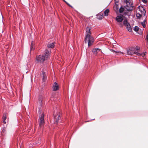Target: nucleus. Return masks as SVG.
<instances>
[{"instance_id":"nucleus-15","label":"nucleus","mask_w":148,"mask_h":148,"mask_svg":"<svg viewBox=\"0 0 148 148\" xmlns=\"http://www.w3.org/2000/svg\"><path fill=\"white\" fill-rule=\"evenodd\" d=\"M110 51H111L112 52L114 53H121L123 54V52H121L120 51H115L114 50H113V49H110Z\"/></svg>"},{"instance_id":"nucleus-4","label":"nucleus","mask_w":148,"mask_h":148,"mask_svg":"<svg viewBox=\"0 0 148 148\" xmlns=\"http://www.w3.org/2000/svg\"><path fill=\"white\" fill-rule=\"evenodd\" d=\"M138 8L140 10V12L137 13L136 16L138 19H139L141 18L142 14L145 16V15L146 11L142 6H139Z\"/></svg>"},{"instance_id":"nucleus-26","label":"nucleus","mask_w":148,"mask_h":148,"mask_svg":"<svg viewBox=\"0 0 148 148\" xmlns=\"http://www.w3.org/2000/svg\"><path fill=\"white\" fill-rule=\"evenodd\" d=\"M103 17V16H101H101H100V17H99V18H99V19H101Z\"/></svg>"},{"instance_id":"nucleus-16","label":"nucleus","mask_w":148,"mask_h":148,"mask_svg":"<svg viewBox=\"0 0 148 148\" xmlns=\"http://www.w3.org/2000/svg\"><path fill=\"white\" fill-rule=\"evenodd\" d=\"M6 119V115L4 114L3 116V123L4 124L6 123L5 120Z\"/></svg>"},{"instance_id":"nucleus-24","label":"nucleus","mask_w":148,"mask_h":148,"mask_svg":"<svg viewBox=\"0 0 148 148\" xmlns=\"http://www.w3.org/2000/svg\"><path fill=\"white\" fill-rule=\"evenodd\" d=\"M142 1L144 3H146L147 2L146 0H143Z\"/></svg>"},{"instance_id":"nucleus-22","label":"nucleus","mask_w":148,"mask_h":148,"mask_svg":"<svg viewBox=\"0 0 148 148\" xmlns=\"http://www.w3.org/2000/svg\"><path fill=\"white\" fill-rule=\"evenodd\" d=\"M125 1L126 4L130 2V0H125Z\"/></svg>"},{"instance_id":"nucleus-25","label":"nucleus","mask_w":148,"mask_h":148,"mask_svg":"<svg viewBox=\"0 0 148 148\" xmlns=\"http://www.w3.org/2000/svg\"><path fill=\"white\" fill-rule=\"evenodd\" d=\"M146 39L147 40V41L148 42V34L146 36Z\"/></svg>"},{"instance_id":"nucleus-14","label":"nucleus","mask_w":148,"mask_h":148,"mask_svg":"<svg viewBox=\"0 0 148 148\" xmlns=\"http://www.w3.org/2000/svg\"><path fill=\"white\" fill-rule=\"evenodd\" d=\"M109 12V10L108 9H107L104 12V15L105 16H107L108 15V13Z\"/></svg>"},{"instance_id":"nucleus-12","label":"nucleus","mask_w":148,"mask_h":148,"mask_svg":"<svg viewBox=\"0 0 148 148\" xmlns=\"http://www.w3.org/2000/svg\"><path fill=\"white\" fill-rule=\"evenodd\" d=\"M138 51H139V50L137 52V53L136 55L138 56H142V57H144V56L145 55V53H146V52H145V53L143 52L142 53H139L138 52Z\"/></svg>"},{"instance_id":"nucleus-27","label":"nucleus","mask_w":148,"mask_h":148,"mask_svg":"<svg viewBox=\"0 0 148 148\" xmlns=\"http://www.w3.org/2000/svg\"><path fill=\"white\" fill-rule=\"evenodd\" d=\"M42 74L43 75V76H44V75H46L45 73L43 71L42 72Z\"/></svg>"},{"instance_id":"nucleus-5","label":"nucleus","mask_w":148,"mask_h":148,"mask_svg":"<svg viewBox=\"0 0 148 148\" xmlns=\"http://www.w3.org/2000/svg\"><path fill=\"white\" fill-rule=\"evenodd\" d=\"M44 114L43 113H42L40 116L39 117V126L40 127L43 126L45 123L44 120Z\"/></svg>"},{"instance_id":"nucleus-17","label":"nucleus","mask_w":148,"mask_h":148,"mask_svg":"<svg viewBox=\"0 0 148 148\" xmlns=\"http://www.w3.org/2000/svg\"><path fill=\"white\" fill-rule=\"evenodd\" d=\"M145 21L144 20L143 22H141V23L143 27H145Z\"/></svg>"},{"instance_id":"nucleus-13","label":"nucleus","mask_w":148,"mask_h":148,"mask_svg":"<svg viewBox=\"0 0 148 148\" xmlns=\"http://www.w3.org/2000/svg\"><path fill=\"white\" fill-rule=\"evenodd\" d=\"M54 43L52 42L48 44L47 46L49 48H53L54 47Z\"/></svg>"},{"instance_id":"nucleus-19","label":"nucleus","mask_w":148,"mask_h":148,"mask_svg":"<svg viewBox=\"0 0 148 148\" xmlns=\"http://www.w3.org/2000/svg\"><path fill=\"white\" fill-rule=\"evenodd\" d=\"M139 28L137 26H135L134 30L136 32H137L139 29Z\"/></svg>"},{"instance_id":"nucleus-28","label":"nucleus","mask_w":148,"mask_h":148,"mask_svg":"<svg viewBox=\"0 0 148 148\" xmlns=\"http://www.w3.org/2000/svg\"><path fill=\"white\" fill-rule=\"evenodd\" d=\"M66 2V4L69 6L71 7V6L68 3H67L66 2V1H65Z\"/></svg>"},{"instance_id":"nucleus-23","label":"nucleus","mask_w":148,"mask_h":148,"mask_svg":"<svg viewBox=\"0 0 148 148\" xmlns=\"http://www.w3.org/2000/svg\"><path fill=\"white\" fill-rule=\"evenodd\" d=\"M33 42H32V43H31L32 46H31V47H30V49H31V50H32V47H32V46H33Z\"/></svg>"},{"instance_id":"nucleus-21","label":"nucleus","mask_w":148,"mask_h":148,"mask_svg":"<svg viewBox=\"0 0 148 148\" xmlns=\"http://www.w3.org/2000/svg\"><path fill=\"white\" fill-rule=\"evenodd\" d=\"M43 76V78L42 79V80L43 81H45L47 77L46 76V75H44V76Z\"/></svg>"},{"instance_id":"nucleus-10","label":"nucleus","mask_w":148,"mask_h":148,"mask_svg":"<svg viewBox=\"0 0 148 148\" xmlns=\"http://www.w3.org/2000/svg\"><path fill=\"white\" fill-rule=\"evenodd\" d=\"M59 89V87L58 84L55 82L53 86V91H56L58 90Z\"/></svg>"},{"instance_id":"nucleus-11","label":"nucleus","mask_w":148,"mask_h":148,"mask_svg":"<svg viewBox=\"0 0 148 148\" xmlns=\"http://www.w3.org/2000/svg\"><path fill=\"white\" fill-rule=\"evenodd\" d=\"M101 50L98 48H94L93 49L92 51L95 54H97Z\"/></svg>"},{"instance_id":"nucleus-18","label":"nucleus","mask_w":148,"mask_h":148,"mask_svg":"<svg viewBox=\"0 0 148 148\" xmlns=\"http://www.w3.org/2000/svg\"><path fill=\"white\" fill-rule=\"evenodd\" d=\"M124 8L122 7H121L119 9V12L121 13H122L124 11Z\"/></svg>"},{"instance_id":"nucleus-6","label":"nucleus","mask_w":148,"mask_h":148,"mask_svg":"<svg viewBox=\"0 0 148 148\" xmlns=\"http://www.w3.org/2000/svg\"><path fill=\"white\" fill-rule=\"evenodd\" d=\"M123 15H118L116 16V21L119 23L118 24L121 27L123 26V25L120 23L123 20Z\"/></svg>"},{"instance_id":"nucleus-7","label":"nucleus","mask_w":148,"mask_h":148,"mask_svg":"<svg viewBox=\"0 0 148 148\" xmlns=\"http://www.w3.org/2000/svg\"><path fill=\"white\" fill-rule=\"evenodd\" d=\"M123 24L126 26L127 29L129 32H131L132 31V30L130 25L126 20H125L123 21Z\"/></svg>"},{"instance_id":"nucleus-20","label":"nucleus","mask_w":148,"mask_h":148,"mask_svg":"<svg viewBox=\"0 0 148 148\" xmlns=\"http://www.w3.org/2000/svg\"><path fill=\"white\" fill-rule=\"evenodd\" d=\"M42 97H40L39 98V102L41 104L42 100Z\"/></svg>"},{"instance_id":"nucleus-3","label":"nucleus","mask_w":148,"mask_h":148,"mask_svg":"<svg viewBox=\"0 0 148 148\" xmlns=\"http://www.w3.org/2000/svg\"><path fill=\"white\" fill-rule=\"evenodd\" d=\"M139 48L138 47H132L128 48L127 50V53L128 55H132L135 54L136 55L137 51L139 50Z\"/></svg>"},{"instance_id":"nucleus-29","label":"nucleus","mask_w":148,"mask_h":148,"mask_svg":"<svg viewBox=\"0 0 148 148\" xmlns=\"http://www.w3.org/2000/svg\"><path fill=\"white\" fill-rule=\"evenodd\" d=\"M51 100H53V99H52V97H51Z\"/></svg>"},{"instance_id":"nucleus-1","label":"nucleus","mask_w":148,"mask_h":148,"mask_svg":"<svg viewBox=\"0 0 148 148\" xmlns=\"http://www.w3.org/2000/svg\"><path fill=\"white\" fill-rule=\"evenodd\" d=\"M91 27L87 26L86 28V35L85 41V42H88V46L92 45L94 42L93 38L91 36L90 30Z\"/></svg>"},{"instance_id":"nucleus-2","label":"nucleus","mask_w":148,"mask_h":148,"mask_svg":"<svg viewBox=\"0 0 148 148\" xmlns=\"http://www.w3.org/2000/svg\"><path fill=\"white\" fill-rule=\"evenodd\" d=\"M47 50H46L42 55H40L36 57V60L38 63H43L47 59L49 56L50 52Z\"/></svg>"},{"instance_id":"nucleus-8","label":"nucleus","mask_w":148,"mask_h":148,"mask_svg":"<svg viewBox=\"0 0 148 148\" xmlns=\"http://www.w3.org/2000/svg\"><path fill=\"white\" fill-rule=\"evenodd\" d=\"M133 6L132 3L130 2L127 4L126 8L129 11L132 10L133 9Z\"/></svg>"},{"instance_id":"nucleus-9","label":"nucleus","mask_w":148,"mask_h":148,"mask_svg":"<svg viewBox=\"0 0 148 148\" xmlns=\"http://www.w3.org/2000/svg\"><path fill=\"white\" fill-rule=\"evenodd\" d=\"M54 121L55 123H58L60 122V118L59 115L57 114L56 115H55L54 117Z\"/></svg>"}]
</instances>
